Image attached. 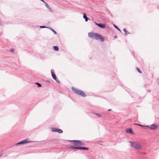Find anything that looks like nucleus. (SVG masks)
Masks as SVG:
<instances>
[{"label":"nucleus","instance_id":"obj_11","mask_svg":"<svg viewBox=\"0 0 159 159\" xmlns=\"http://www.w3.org/2000/svg\"><path fill=\"white\" fill-rule=\"evenodd\" d=\"M83 18L85 19V21L86 22L87 21L88 19L90 20V19H89L86 16V14L85 13L83 14Z\"/></svg>","mask_w":159,"mask_h":159},{"label":"nucleus","instance_id":"obj_18","mask_svg":"<svg viewBox=\"0 0 159 159\" xmlns=\"http://www.w3.org/2000/svg\"><path fill=\"white\" fill-rule=\"evenodd\" d=\"M134 125H138V126H142V127H146V125H140V124H135Z\"/></svg>","mask_w":159,"mask_h":159},{"label":"nucleus","instance_id":"obj_4","mask_svg":"<svg viewBox=\"0 0 159 159\" xmlns=\"http://www.w3.org/2000/svg\"><path fill=\"white\" fill-rule=\"evenodd\" d=\"M69 141L71 142H73L74 143L73 144L76 146H77L78 145L82 146L84 145V143L81 141L80 140H70Z\"/></svg>","mask_w":159,"mask_h":159},{"label":"nucleus","instance_id":"obj_2","mask_svg":"<svg viewBox=\"0 0 159 159\" xmlns=\"http://www.w3.org/2000/svg\"><path fill=\"white\" fill-rule=\"evenodd\" d=\"M129 142L130 144L131 147L134 148L139 149L142 148L141 145L138 142L131 141H129Z\"/></svg>","mask_w":159,"mask_h":159},{"label":"nucleus","instance_id":"obj_7","mask_svg":"<svg viewBox=\"0 0 159 159\" xmlns=\"http://www.w3.org/2000/svg\"><path fill=\"white\" fill-rule=\"evenodd\" d=\"M33 141H27V139L24 140L22 141H21L20 142H19L16 144V146H18L21 144H24L27 143H30V142H34Z\"/></svg>","mask_w":159,"mask_h":159},{"label":"nucleus","instance_id":"obj_25","mask_svg":"<svg viewBox=\"0 0 159 159\" xmlns=\"http://www.w3.org/2000/svg\"><path fill=\"white\" fill-rule=\"evenodd\" d=\"M57 77H56L55 78H53V79H54V80H56V79H57Z\"/></svg>","mask_w":159,"mask_h":159},{"label":"nucleus","instance_id":"obj_14","mask_svg":"<svg viewBox=\"0 0 159 159\" xmlns=\"http://www.w3.org/2000/svg\"><path fill=\"white\" fill-rule=\"evenodd\" d=\"M52 76L53 78H55L56 76L54 73L52 71H51Z\"/></svg>","mask_w":159,"mask_h":159},{"label":"nucleus","instance_id":"obj_19","mask_svg":"<svg viewBox=\"0 0 159 159\" xmlns=\"http://www.w3.org/2000/svg\"><path fill=\"white\" fill-rule=\"evenodd\" d=\"M36 84L38 85V87H40L41 86V85L39 83L37 82L36 83Z\"/></svg>","mask_w":159,"mask_h":159},{"label":"nucleus","instance_id":"obj_29","mask_svg":"<svg viewBox=\"0 0 159 159\" xmlns=\"http://www.w3.org/2000/svg\"><path fill=\"white\" fill-rule=\"evenodd\" d=\"M129 32H127L126 34H129Z\"/></svg>","mask_w":159,"mask_h":159},{"label":"nucleus","instance_id":"obj_26","mask_svg":"<svg viewBox=\"0 0 159 159\" xmlns=\"http://www.w3.org/2000/svg\"><path fill=\"white\" fill-rule=\"evenodd\" d=\"M95 24L97 25V24H98L96 22H95Z\"/></svg>","mask_w":159,"mask_h":159},{"label":"nucleus","instance_id":"obj_31","mask_svg":"<svg viewBox=\"0 0 159 159\" xmlns=\"http://www.w3.org/2000/svg\"><path fill=\"white\" fill-rule=\"evenodd\" d=\"M115 38H117V37H115Z\"/></svg>","mask_w":159,"mask_h":159},{"label":"nucleus","instance_id":"obj_8","mask_svg":"<svg viewBox=\"0 0 159 159\" xmlns=\"http://www.w3.org/2000/svg\"><path fill=\"white\" fill-rule=\"evenodd\" d=\"M51 130L52 132H57L61 134L63 132V131L61 129L54 127L52 128Z\"/></svg>","mask_w":159,"mask_h":159},{"label":"nucleus","instance_id":"obj_16","mask_svg":"<svg viewBox=\"0 0 159 159\" xmlns=\"http://www.w3.org/2000/svg\"><path fill=\"white\" fill-rule=\"evenodd\" d=\"M49 28L51 30H52L53 32V33L56 34H57V32H56V31H55L54 30H53V29H52V28H50V27H49V28Z\"/></svg>","mask_w":159,"mask_h":159},{"label":"nucleus","instance_id":"obj_15","mask_svg":"<svg viewBox=\"0 0 159 159\" xmlns=\"http://www.w3.org/2000/svg\"><path fill=\"white\" fill-rule=\"evenodd\" d=\"M94 114H95L97 116H98V117H102V116L101 115L99 114V113H94Z\"/></svg>","mask_w":159,"mask_h":159},{"label":"nucleus","instance_id":"obj_9","mask_svg":"<svg viewBox=\"0 0 159 159\" xmlns=\"http://www.w3.org/2000/svg\"><path fill=\"white\" fill-rule=\"evenodd\" d=\"M125 132L126 133H131L132 134H134L131 128H128L126 129L125 130Z\"/></svg>","mask_w":159,"mask_h":159},{"label":"nucleus","instance_id":"obj_5","mask_svg":"<svg viewBox=\"0 0 159 159\" xmlns=\"http://www.w3.org/2000/svg\"><path fill=\"white\" fill-rule=\"evenodd\" d=\"M146 127L152 130H155L157 128V126L155 124H153L150 126L146 125Z\"/></svg>","mask_w":159,"mask_h":159},{"label":"nucleus","instance_id":"obj_3","mask_svg":"<svg viewBox=\"0 0 159 159\" xmlns=\"http://www.w3.org/2000/svg\"><path fill=\"white\" fill-rule=\"evenodd\" d=\"M71 89L73 91L76 93L77 94L84 97L86 96L84 92L81 90H78L74 87H72Z\"/></svg>","mask_w":159,"mask_h":159},{"label":"nucleus","instance_id":"obj_12","mask_svg":"<svg viewBox=\"0 0 159 159\" xmlns=\"http://www.w3.org/2000/svg\"><path fill=\"white\" fill-rule=\"evenodd\" d=\"M43 2L45 3V6L46 7L49 9L50 10H51V8L49 7V6L48 5V4L45 2Z\"/></svg>","mask_w":159,"mask_h":159},{"label":"nucleus","instance_id":"obj_6","mask_svg":"<svg viewBox=\"0 0 159 159\" xmlns=\"http://www.w3.org/2000/svg\"><path fill=\"white\" fill-rule=\"evenodd\" d=\"M71 148L73 149H79L81 150H87L89 149L88 148L84 147H70Z\"/></svg>","mask_w":159,"mask_h":159},{"label":"nucleus","instance_id":"obj_17","mask_svg":"<svg viewBox=\"0 0 159 159\" xmlns=\"http://www.w3.org/2000/svg\"><path fill=\"white\" fill-rule=\"evenodd\" d=\"M114 25V27H115V28L117 29L119 31H120V30L117 26H116L115 25Z\"/></svg>","mask_w":159,"mask_h":159},{"label":"nucleus","instance_id":"obj_27","mask_svg":"<svg viewBox=\"0 0 159 159\" xmlns=\"http://www.w3.org/2000/svg\"><path fill=\"white\" fill-rule=\"evenodd\" d=\"M2 156V154H0V157Z\"/></svg>","mask_w":159,"mask_h":159},{"label":"nucleus","instance_id":"obj_1","mask_svg":"<svg viewBox=\"0 0 159 159\" xmlns=\"http://www.w3.org/2000/svg\"><path fill=\"white\" fill-rule=\"evenodd\" d=\"M88 35L91 38L95 39L97 40L100 39L102 42L104 41L103 38L100 34L93 33H89Z\"/></svg>","mask_w":159,"mask_h":159},{"label":"nucleus","instance_id":"obj_22","mask_svg":"<svg viewBox=\"0 0 159 159\" xmlns=\"http://www.w3.org/2000/svg\"><path fill=\"white\" fill-rule=\"evenodd\" d=\"M40 28H48V27H45V26H40Z\"/></svg>","mask_w":159,"mask_h":159},{"label":"nucleus","instance_id":"obj_21","mask_svg":"<svg viewBox=\"0 0 159 159\" xmlns=\"http://www.w3.org/2000/svg\"><path fill=\"white\" fill-rule=\"evenodd\" d=\"M137 70L139 73H142V72L140 70L139 68H137Z\"/></svg>","mask_w":159,"mask_h":159},{"label":"nucleus","instance_id":"obj_30","mask_svg":"<svg viewBox=\"0 0 159 159\" xmlns=\"http://www.w3.org/2000/svg\"><path fill=\"white\" fill-rule=\"evenodd\" d=\"M158 84H159V81H158Z\"/></svg>","mask_w":159,"mask_h":159},{"label":"nucleus","instance_id":"obj_10","mask_svg":"<svg viewBox=\"0 0 159 159\" xmlns=\"http://www.w3.org/2000/svg\"><path fill=\"white\" fill-rule=\"evenodd\" d=\"M97 25L98 26L102 28H104L106 26L104 24H101V23H99L98 24H97Z\"/></svg>","mask_w":159,"mask_h":159},{"label":"nucleus","instance_id":"obj_28","mask_svg":"<svg viewBox=\"0 0 159 159\" xmlns=\"http://www.w3.org/2000/svg\"><path fill=\"white\" fill-rule=\"evenodd\" d=\"M109 111H110L111 110V109H109L108 110Z\"/></svg>","mask_w":159,"mask_h":159},{"label":"nucleus","instance_id":"obj_20","mask_svg":"<svg viewBox=\"0 0 159 159\" xmlns=\"http://www.w3.org/2000/svg\"><path fill=\"white\" fill-rule=\"evenodd\" d=\"M123 30L124 31H125V35H127V34H126L127 31L126 30V29L125 28H124L123 29Z\"/></svg>","mask_w":159,"mask_h":159},{"label":"nucleus","instance_id":"obj_23","mask_svg":"<svg viewBox=\"0 0 159 159\" xmlns=\"http://www.w3.org/2000/svg\"><path fill=\"white\" fill-rule=\"evenodd\" d=\"M55 80V81H56L57 82H58V83H60L59 80H58L57 78V79H56V80Z\"/></svg>","mask_w":159,"mask_h":159},{"label":"nucleus","instance_id":"obj_13","mask_svg":"<svg viewBox=\"0 0 159 159\" xmlns=\"http://www.w3.org/2000/svg\"><path fill=\"white\" fill-rule=\"evenodd\" d=\"M53 49L55 51H58L59 50V48L58 46H55L53 47Z\"/></svg>","mask_w":159,"mask_h":159},{"label":"nucleus","instance_id":"obj_24","mask_svg":"<svg viewBox=\"0 0 159 159\" xmlns=\"http://www.w3.org/2000/svg\"><path fill=\"white\" fill-rule=\"evenodd\" d=\"M10 51L11 52H14V50L13 49H10Z\"/></svg>","mask_w":159,"mask_h":159}]
</instances>
